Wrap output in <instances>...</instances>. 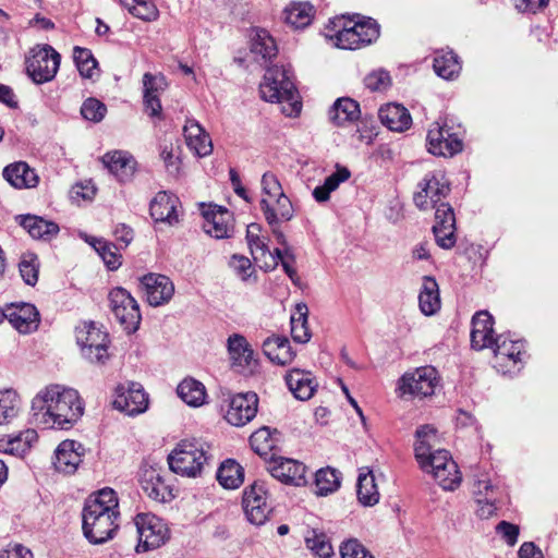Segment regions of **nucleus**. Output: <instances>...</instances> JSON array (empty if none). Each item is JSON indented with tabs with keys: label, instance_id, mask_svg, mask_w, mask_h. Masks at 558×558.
Instances as JSON below:
<instances>
[{
	"label": "nucleus",
	"instance_id": "680f3d73",
	"mask_svg": "<svg viewBox=\"0 0 558 558\" xmlns=\"http://www.w3.org/2000/svg\"><path fill=\"white\" fill-rule=\"evenodd\" d=\"M229 266L243 280H246L253 272L252 263L250 258L244 255L233 254L230 258Z\"/></svg>",
	"mask_w": 558,
	"mask_h": 558
},
{
	"label": "nucleus",
	"instance_id": "ea45409f",
	"mask_svg": "<svg viewBox=\"0 0 558 558\" xmlns=\"http://www.w3.org/2000/svg\"><path fill=\"white\" fill-rule=\"evenodd\" d=\"M524 344L521 340L507 339L504 335H499L495 339L494 353L496 356L507 357L514 363L521 361Z\"/></svg>",
	"mask_w": 558,
	"mask_h": 558
},
{
	"label": "nucleus",
	"instance_id": "aec40b11",
	"mask_svg": "<svg viewBox=\"0 0 558 558\" xmlns=\"http://www.w3.org/2000/svg\"><path fill=\"white\" fill-rule=\"evenodd\" d=\"M104 167L117 178L120 182L131 180L136 170V160L134 157L124 150H113L106 153L100 158Z\"/></svg>",
	"mask_w": 558,
	"mask_h": 558
},
{
	"label": "nucleus",
	"instance_id": "f03ea898",
	"mask_svg": "<svg viewBox=\"0 0 558 558\" xmlns=\"http://www.w3.org/2000/svg\"><path fill=\"white\" fill-rule=\"evenodd\" d=\"M211 447L198 438L183 439L168 456L170 470L182 476H201L213 461Z\"/></svg>",
	"mask_w": 558,
	"mask_h": 558
},
{
	"label": "nucleus",
	"instance_id": "49530a36",
	"mask_svg": "<svg viewBox=\"0 0 558 558\" xmlns=\"http://www.w3.org/2000/svg\"><path fill=\"white\" fill-rule=\"evenodd\" d=\"M106 113V105L97 98L89 97L82 104L81 114L87 121L98 123L104 120Z\"/></svg>",
	"mask_w": 558,
	"mask_h": 558
},
{
	"label": "nucleus",
	"instance_id": "58836bf2",
	"mask_svg": "<svg viewBox=\"0 0 558 558\" xmlns=\"http://www.w3.org/2000/svg\"><path fill=\"white\" fill-rule=\"evenodd\" d=\"M314 12V7L308 2L293 3L284 11V19L294 28H303L311 24Z\"/></svg>",
	"mask_w": 558,
	"mask_h": 558
},
{
	"label": "nucleus",
	"instance_id": "3c124183",
	"mask_svg": "<svg viewBox=\"0 0 558 558\" xmlns=\"http://www.w3.org/2000/svg\"><path fill=\"white\" fill-rule=\"evenodd\" d=\"M262 226L259 223H250L246 228V241L251 253L254 255L256 251H260L262 255L269 252L265 238H260Z\"/></svg>",
	"mask_w": 558,
	"mask_h": 558
},
{
	"label": "nucleus",
	"instance_id": "774afa93",
	"mask_svg": "<svg viewBox=\"0 0 558 558\" xmlns=\"http://www.w3.org/2000/svg\"><path fill=\"white\" fill-rule=\"evenodd\" d=\"M132 15L143 21H154L158 17V10L153 2L140 0Z\"/></svg>",
	"mask_w": 558,
	"mask_h": 558
},
{
	"label": "nucleus",
	"instance_id": "864d4df0",
	"mask_svg": "<svg viewBox=\"0 0 558 558\" xmlns=\"http://www.w3.org/2000/svg\"><path fill=\"white\" fill-rule=\"evenodd\" d=\"M341 558H374V556L356 538L343 542L340 546Z\"/></svg>",
	"mask_w": 558,
	"mask_h": 558
},
{
	"label": "nucleus",
	"instance_id": "a18cd8bd",
	"mask_svg": "<svg viewBox=\"0 0 558 558\" xmlns=\"http://www.w3.org/2000/svg\"><path fill=\"white\" fill-rule=\"evenodd\" d=\"M260 209L264 214V217H265L267 223L270 226L271 232H272L274 236L276 238L278 244H280L282 246H288L286 235L280 230V222H278V216L275 211L274 206L269 203L268 199L262 198Z\"/></svg>",
	"mask_w": 558,
	"mask_h": 558
},
{
	"label": "nucleus",
	"instance_id": "de8ad7c7",
	"mask_svg": "<svg viewBox=\"0 0 558 558\" xmlns=\"http://www.w3.org/2000/svg\"><path fill=\"white\" fill-rule=\"evenodd\" d=\"M434 478L446 490H453L461 482V474L456 462H450L444 471L435 473Z\"/></svg>",
	"mask_w": 558,
	"mask_h": 558
},
{
	"label": "nucleus",
	"instance_id": "a211bd4d",
	"mask_svg": "<svg viewBox=\"0 0 558 558\" xmlns=\"http://www.w3.org/2000/svg\"><path fill=\"white\" fill-rule=\"evenodd\" d=\"M272 477L278 481L294 486L306 484V466L296 460L279 457L274 459L269 468Z\"/></svg>",
	"mask_w": 558,
	"mask_h": 558
},
{
	"label": "nucleus",
	"instance_id": "a878e982",
	"mask_svg": "<svg viewBox=\"0 0 558 558\" xmlns=\"http://www.w3.org/2000/svg\"><path fill=\"white\" fill-rule=\"evenodd\" d=\"M286 384L299 400H308L315 392L316 383L310 372L293 368L284 377Z\"/></svg>",
	"mask_w": 558,
	"mask_h": 558
},
{
	"label": "nucleus",
	"instance_id": "37998d69",
	"mask_svg": "<svg viewBox=\"0 0 558 558\" xmlns=\"http://www.w3.org/2000/svg\"><path fill=\"white\" fill-rule=\"evenodd\" d=\"M19 398L13 390L0 391V425L8 423L19 412Z\"/></svg>",
	"mask_w": 558,
	"mask_h": 558
},
{
	"label": "nucleus",
	"instance_id": "c756f323",
	"mask_svg": "<svg viewBox=\"0 0 558 558\" xmlns=\"http://www.w3.org/2000/svg\"><path fill=\"white\" fill-rule=\"evenodd\" d=\"M418 306L426 316H432L440 310L439 287L432 276H424L418 294Z\"/></svg>",
	"mask_w": 558,
	"mask_h": 558
},
{
	"label": "nucleus",
	"instance_id": "338daca9",
	"mask_svg": "<svg viewBox=\"0 0 558 558\" xmlns=\"http://www.w3.org/2000/svg\"><path fill=\"white\" fill-rule=\"evenodd\" d=\"M496 532L502 536L509 546H514L520 533L519 526L508 521H500L496 525Z\"/></svg>",
	"mask_w": 558,
	"mask_h": 558
},
{
	"label": "nucleus",
	"instance_id": "5fc2aeb1",
	"mask_svg": "<svg viewBox=\"0 0 558 558\" xmlns=\"http://www.w3.org/2000/svg\"><path fill=\"white\" fill-rule=\"evenodd\" d=\"M250 444L256 453L259 456L266 454L267 449L272 447L269 428L263 427L253 433L250 437Z\"/></svg>",
	"mask_w": 558,
	"mask_h": 558
},
{
	"label": "nucleus",
	"instance_id": "a19ab883",
	"mask_svg": "<svg viewBox=\"0 0 558 558\" xmlns=\"http://www.w3.org/2000/svg\"><path fill=\"white\" fill-rule=\"evenodd\" d=\"M40 263L35 253L26 252L21 256L19 263V270L23 281L31 287H34L38 281Z\"/></svg>",
	"mask_w": 558,
	"mask_h": 558
},
{
	"label": "nucleus",
	"instance_id": "2eb2a0df",
	"mask_svg": "<svg viewBox=\"0 0 558 558\" xmlns=\"http://www.w3.org/2000/svg\"><path fill=\"white\" fill-rule=\"evenodd\" d=\"M3 320L8 319L21 333H31L39 326V312L31 303H10L2 307Z\"/></svg>",
	"mask_w": 558,
	"mask_h": 558
},
{
	"label": "nucleus",
	"instance_id": "bb28decb",
	"mask_svg": "<svg viewBox=\"0 0 558 558\" xmlns=\"http://www.w3.org/2000/svg\"><path fill=\"white\" fill-rule=\"evenodd\" d=\"M3 178L16 189H32L38 184L39 178L26 162L19 161L3 169Z\"/></svg>",
	"mask_w": 558,
	"mask_h": 558
},
{
	"label": "nucleus",
	"instance_id": "1a4fd4ad",
	"mask_svg": "<svg viewBox=\"0 0 558 558\" xmlns=\"http://www.w3.org/2000/svg\"><path fill=\"white\" fill-rule=\"evenodd\" d=\"M138 534L137 553H145L159 548L169 538L167 524L153 513H138L134 518Z\"/></svg>",
	"mask_w": 558,
	"mask_h": 558
},
{
	"label": "nucleus",
	"instance_id": "69168bd1",
	"mask_svg": "<svg viewBox=\"0 0 558 558\" xmlns=\"http://www.w3.org/2000/svg\"><path fill=\"white\" fill-rule=\"evenodd\" d=\"M494 318L487 311L477 312L472 318V329L492 335L494 333Z\"/></svg>",
	"mask_w": 558,
	"mask_h": 558
},
{
	"label": "nucleus",
	"instance_id": "f3484780",
	"mask_svg": "<svg viewBox=\"0 0 558 558\" xmlns=\"http://www.w3.org/2000/svg\"><path fill=\"white\" fill-rule=\"evenodd\" d=\"M141 291L151 306H160L172 298L174 286L165 275L147 274L140 279Z\"/></svg>",
	"mask_w": 558,
	"mask_h": 558
},
{
	"label": "nucleus",
	"instance_id": "7ed1b4c3",
	"mask_svg": "<svg viewBox=\"0 0 558 558\" xmlns=\"http://www.w3.org/2000/svg\"><path fill=\"white\" fill-rule=\"evenodd\" d=\"M260 97L269 102H289L291 110L288 116L298 114L302 104L298 100L299 93L291 78L290 71L283 66H270L264 74L259 85Z\"/></svg>",
	"mask_w": 558,
	"mask_h": 558
},
{
	"label": "nucleus",
	"instance_id": "412c9836",
	"mask_svg": "<svg viewBox=\"0 0 558 558\" xmlns=\"http://www.w3.org/2000/svg\"><path fill=\"white\" fill-rule=\"evenodd\" d=\"M204 231L216 239H227L231 236L232 226L229 223L231 219L230 213L221 206H209L203 211Z\"/></svg>",
	"mask_w": 558,
	"mask_h": 558
},
{
	"label": "nucleus",
	"instance_id": "603ef678",
	"mask_svg": "<svg viewBox=\"0 0 558 558\" xmlns=\"http://www.w3.org/2000/svg\"><path fill=\"white\" fill-rule=\"evenodd\" d=\"M450 462H454L447 450H435L429 460L423 464L422 470L427 473H432L435 476V473L438 471H444Z\"/></svg>",
	"mask_w": 558,
	"mask_h": 558
},
{
	"label": "nucleus",
	"instance_id": "72a5a7b5",
	"mask_svg": "<svg viewBox=\"0 0 558 558\" xmlns=\"http://www.w3.org/2000/svg\"><path fill=\"white\" fill-rule=\"evenodd\" d=\"M433 68L438 76L452 80L460 73L461 63L453 51H440L434 58Z\"/></svg>",
	"mask_w": 558,
	"mask_h": 558
},
{
	"label": "nucleus",
	"instance_id": "423d86ee",
	"mask_svg": "<svg viewBox=\"0 0 558 558\" xmlns=\"http://www.w3.org/2000/svg\"><path fill=\"white\" fill-rule=\"evenodd\" d=\"M110 310L125 332L134 333L140 328L142 315L137 301L122 288H113L108 295Z\"/></svg>",
	"mask_w": 558,
	"mask_h": 558
},
{
	"label": "nucleus",
	"instance_id": "c03bdc74",
	"mask_svg": "<svg viewBox=\"0 0 558 558\" xmlns=\"http://www.w3.org/2000/svg\"><path fill=\"white\" fill-rule=\"evenodd\" d=\"M93 246L110 270H116L121 266V255L116 252L117 247L112 243L95 240Z\"/></svg>",
	"mask_w": 558,
	"mask_h": 558
},
{
	"label": "nucleus",
	"instance_id": "4be33fe9",
	"mask_svg": "<svg viewBox=\"0 0 558 558\" xmlns=\"http://www.w3.org/2000/svg\"><path fill=\"white\" fill-rule=\"evenodd\" d=\"M143 492L157 502H169L174 498L172 488L168 485L159 471L154 468L146 469L141 477Z\"/></svg>",
	"mask_w": 558,
	"mask_h": 558
},
{
	"label": "nucleus",
	"instance_id": "c9c22d12",
	"mask_svg": "<svg viewBox=\"0 0 558 558\" xmlns=\"http://www.w3.org/2000/svg\"><path fill=\"white\" fill-rule=\"evenodd\" d=\"M307 314L308 308L306 304H296L295 313L292 314L290 319L291 336L295 342L306 343L311 339V332L307 326Z\"/></svg>",
	"mask_w": 558,
	"mask_h": 558
},
{
	"label": "nucleus",
	"instance_id": "0eeeda50",
	"mask_svg": "<svg viewBox=\"0 0 558 558\" xmlns=\"http://www.w3.org/2000/svg\"><path fill=\"white\" fill-rule=\"evenodd\" d=\"M438 384V371L425 365L404 373L398 381V390L401 397L423 399L433 396Z\"/></svg>",
	"mask_w": 558,
	"mask_h": 558
},
{
	"label": "nucleus",
	"instance_id": "20e7f679",
	"mask_svg": "<svg viewBox=\"0 0 558 558\" xmlns=\"http://www.w3.org/2000/svg\"><path fill=\"white\" fill-rule=\"evenodd\" d=\"M51 428L69 429L83 414V404L76 390L59 385L49 387Z\"/></svg>",
	"mask_w": 558,
	"mask_h": 558
},
{
	"label": "nucleus",
	"instance_id": "5701e85b",
	"mask_svg": "<svg viewBox=\"0 0 558 558\" xmlns=\"http://www.w3.org/2000/svg\"><path fill=\"white\" fill-rule=\"evenodd\" d=\"M179 198L167 191H160L149 204V214L156 222H167L170 226L179 221L177 206Z\"/></svg>",
	"mask_w": 558,
	"mask_h": 558
},
{
	"label": "nucleus",
	"instance_id": "79ce46f5",
	"mask_svg": "<svg viewBox=\"0 0 558 558\" xmlns=\"http://www.w3.org/2000/svg\"><path fill=\"white\" fill-rule=\"evenodd\" d=\"M73 59L75 65L84 78H93L95 69L98 65L97 60L94 58L92 51L87 48L74 47Z\"/></svg>",
	"mask_w": 558,
	"mask_h": 558
},
{
	"label": "nucleus",
	"instance_id": "13d9d810",
	"mask_svg": "<svg viewBox=\"0 0 558 558\" xmlns=\"http://www.w3.org/2000/svg\"><path fill=\"white\" fill-rule=\"evenodd\" d=\"M354 28L357 31L359 36L361 37V41L364 45L371 44L373 40L377 39L379 36V26L378 24L368 19L364 22H357L354 24Z\"/></svg>",
	"mask_w": 558,
	"mask_h": 558
},
{
	"label": "nucleus",
	"instance_id": "4d7b16f0",
	"mask_svg": "<svg viewBox=\"0 0 558 558\" xmlns=\"http://www.w3.org/2000/svg\"><path fill=\"white\" fill-rule=\"evenodd\" d=\"M364 84L372 92H381L390 85V75L384 70L374 71L365 76Z\"/></svg>",
	"mask_w": 558,
	"mask_h": 558
},
{
	"label": "nucleus",
	"instance_id": "7c9ffc66",
	"mask_svg": "<svg viewBox=\"0 0 558 558\" xmlns=\"http://www.w3.org/2000/svg\"><path fill=\"white\" fill-rule=\"evenodd\" d=\"M360 105L357 101L342 97L335 101L329 110L330 121L337 125L342 126L347 122H355L360 118Z\"/></svg>",
	"mask_w": 558,
	"mask_h": 558
},
{
	"label": "nucleus",
	"instance_id": "39448f33",
	"mask_svg": "<svg viewBox=\"0 0 558 558\" xmlns=\"http://www.w3.org/2000/svg\"><path fill=\"white\" fill-rule=\"evenodd\" d=\"M61 56L51 46H36L25 60L27 76L37 85L52 81L60 66Z\"/></svg>",
	"mask_w": 558,
	"mask_h": 558
},
{
	"label": "nucleus",
	"instance_id": "473e14b6",
	"mask_svg": "<svg viewBox=\"0 0 558 558\" xmlns=\"http://www.w3.org/2000/svg\"><path fill=\"white\" fill-rule=\"evenodd\" d=\"M219 484L227 489H235L244 482V469L233 459L223 461L216 472Z\"/></svg>",
	"mask_w": 558,
	"mask_h": 558
},
{
	"label": "nucleus",
	"instance_id": "09e8293b",
	"mask_svg": "<svg viewBox=\"0 0 558 558\" xmlns=\"http://www.w3.org/2000/svg\"><path fill=\"white\" fill-rule=\"evenodd\" d=\"M306 546L319 558H329L333 553L327 536L315 531H313V536L306 537Z\"/></svg>",
	"mask_w": 558,
	"mask_h": 558
},
{
	"label": "nucleus",
	"instance_id": "cd10ccee",
	"mask_svg": "<svg viewBox=\"0 0 558 558\" xmlns=\"http://www.w3.org/2000/svg\"><path fill=\"white\" fill-rule=\"evenodd\" d=\"M264 354L274 363L287 365L295 356V352L287 337L272 336L263 342Z\"/></svg>",
	"mask_w": 558,
	"mask_h": 558
},
{
	"label": "nucleus",
	"instance_id": "9d476101",
	"mask_svg": "<svg viewBox=\"0 0 558 558\" xmlns=\"http://www.w3.org/2000/svg\"><path fill=\"white\" fill-rule=\"evenodd\" d=\"M227 348L232 368L245 376H254L259 373V360L246 338L240 333L229 336Z\"/></svg>",
	"mask_w": 558,
	"mask_h": 558
},
{
	"label": "nucleus",
	"instance_id": "f257e3e1",
	"mask_svg": "<svg viewBox=\"0 0 558 558\" xmlns=\"http://www.w3.org/2000/svg\"><path fill=\"white\" fill-rule=\"evenodd\" d=\"M119 501L116 492L106 487L90 495L82 511V530L86 539L95 545L112 539L119 529Z\"/></svg>",
	"mask_w": 558,
	"mask_h": 558
},
{
	"label": "nucleus",
	"instance_id": "4c0bfd02",
	"mask_svg": "<svg viewBox=\"0 0 558 558\" xmlns=\"http://www.w3.org/2000/svg\"><path fill=\"white\" fill-rule=\"evenodd\" d=\"M341 485V473L330 466L318 470L315 474L316 494L327 496L335 493Z\"/></svg>",
	"mask_w": 558,
	"mask_h": 558
},
{
	"label": "nucleus",
	"instance_id": "ddd939ff",
	"mask_svg": "<svg viewBox=\"0 0 558 558\" xmlns=\"http://www.w3.org/2000/svg\"><path fill=\"white\" fill-rule=\"evenodd\" d=\"M420 191L414 194L413 201L416 207L422 210L442 203L451 191L449 182L441 173H428L418 183Z\"/></svg>",
	"mask_w": 558,
	"mask_h": 558
},
{
	"label": "nucleus",
	"instance_id": "f8f14e48",
	"mask_svg": "<svg viewBox=\"0 0 558 558\" xmlns=\"http://www.w3.org/2000/svg\"><path fill=\"white\" fill-rule=\"evenodd\" d=\"M268 494L264 482L255 481L243 492L242 507L247 520L262 525L268 519L271 507L267 504Z\"/></svg>",
	"mask_w": 558,
	"mask_h": 558
},
{
	"label": "nucleus",
	"instance_id": "bf43d9fd",
	"mask_svg": "<svg viewBox=\"0 0 558 558\" xmlns=\"http://www.w3.org/2000/svg\"><path fill=\"white\" fill-rule=\"evenodd\" d=\"M433 233L437 245L441 248L450 250L456 245V227L447 229L444 226H433Z\"/></svg>",
	"mask_w": 558,
	"mask_h": 558
},
{
	"label": "nucleus",
	"instance_id": "052dcab7",
	"mask_svg": "<svg viewBox=\"0 0 558 558\" xmlns=\"http://www.w3.org/2000/svg\"><path fill=\"white\" fill-rule=\"evenodd\" d=\"M166 81L163 75H154L145 73L143 76L144 97L157 96L159 90H163Z\"/></svg>",
	"mask_w": 558,
	"mask_h": 558
},
{
	"label": "nucleus",
	"instance_id": "6e6552de",
	"mask_svg": "<svg viewBox=\"0 0 558 558\" xmlns=\"http://www.w3.org/2000/svg\"><path fill=\"white\" fill-rule=\"evenodd\" d=\"M76 342L83 356L92 363L104 364L109 357V336L98 328L95 323H84L75 329Z\"/></svg>",
	"mask_w": 558,
	"mask_h": 558
},
{
	"label": "nucleus",
	"instance_id": "e2e57ef3",
	"mask_svg": "<svg viewBox=\"0 0 558 558\" xmlns=\"http://www.w3.org/2000/svg\"><path fill=\"white\" fill-rule=\"evenodd\" d=\"M262 190L269 198H275L283 194L282 186L278 178L272 172H265L262 177Z\"/></svg>",
	"mask_w": 558,
	"mask_h": 558
},
{
	"label": "nucleus",
	"instance_id": "0e129e2a",
	"mask_svg": "<svg viewBox=\"0 0 558 558\" xmlns=\"http://www.w3.org/2000/svg\"><path fill=\"white\" fill-rule=\"evenodd\" d=\"M276 201L275 211L278 216V222L289 221L293 218L294 210L289 197L283 193L274 198Z\"/></svg>",
	"mask_w": 558,
	"mask_h": 558
},
{
	"label": "nucleus",
	"instance_id": "4468645a",
	"mask_svg": "<svg viewBox=\"0 0 558 558\" xmlns=\"http://www.w3.org/2000/svg\"><path fill=\"white\" fill-rule=\"evenodd\" d=\"M426 142L428 151L435 156L452 157L463 149V142L459 134L451 132L446 123L437 122L429 129Z\"/></svg>",
	"mask_w": 558,
	"mask_h": 558
},
{
	"label": "nucleus",
	"instance_id": "c85d7f7f",
	"mask_svg": "<svg viewBox=\"0 0 558 558\" xmlns=\"http://www.w3.org/2000/svg\"><path fill=\"white\" fill-rule=\"evenodd\" d=\"M357 500L366 507L375 506L379 501V492L372 470L361 468L356 484Z\"/></svg>",
	"mask_w": 558,
	"mask_h": 558
},
{
	"label": "nucleus",
	"instance_id": "6ab92c4d",
	"mask_svg": "<svg viewBox=\"0 0 558 558\" xmlns=\"http://www.w3.org/2000/svg\"><path fill=\"white\" fill-rule=\"evenodd\" d=\"M84 447L75 440L62 441L54 451L53 465L56 471L63 474H73L82 462Z\"/></svg>",
	"mask_w": 558,
	"mask_h": 558
},
{
	"label": "nucleus",
	"instance_id": "f704fd0d",
	"mask_svg": "<svg viewBox=\"0 0 558 558\" xmlns=\"http://www.w3.org/2000/svg\"><path fill=\"white\" fill-rule=\"evenodd\" d=\"M50 404V395L49 387L44 391L38 393L32 401L31 412H32V421L33 423L41 428H51V418L50 412L48 409Z\"/></svg>",
	"mask_w": 558,
	"mask_h": 558
},
{
	"label": "nucleus",
	"instance_id": "9b49d317",
	"mask_svg": "<svg viewBox=\"0 0 558 558\" xmlns=\"http://www.w3.org/2000/svg\"><path fill=\"white\" fill-rule=\"evenodd\" d=\"M113 408L129 416H136L147 411L149 398L140 383L128 381L116 388Z\"/></svg>",
	"mask_w": 558,
	"mask_h": 558
},
{
	"label": "nucleus",
	"instance_id": "e433bc0d",
	"mask_svg": "<svg viewBox=\"0 0 558 558\" xmlns=\"http://www.w3.org/2000/svg\"><path fill=\"white\" fill-rule=\"evenodd\" d=\"M177 392L186 404L192 407L202 405L206 397L204 385L193 378L181 381L177 388Z\"/></svg>",
	"mask_w": 558,
	"mask_h": 558
},
{
	"label": "nucleus",
	"instance_id": "6e6d98bb",
	"mask_svg": "<svg viewBox=\"0 0 558 558\" xmlns=\"http://www.w3.org/2000/svg\"><path fill=\"white\" fill-rule=\"evenodd\" d=\"M435 209V225L439 227L453 228L456 227V217L453 208L449 203H439L433 207Z\"/></svg>",
	"mask_w": 558,
	"mask_h": 558
},
{
	"label": "nucleus",
	"instance_id": "dca6fc26",
	"mask_svg": "<svg viewBox=\"0 0 558 558\" xmlns=\"http://www.w3.org/2000/svg\"><path fill=\"white\" fill-rule=\"evenodd\" d=\"M257 407L258 397L255 392L238 393L231 397L225 417L233 426H244L255 417Z\"/></svg>",
	"mask_w": 558,
	"mask_h": 558
},
{
	"label": "nucleus",
	"instance_id": "b1692460",
	"mask_svg": "<svg viewBox=\"0 0 558 558\" xmlns=\"http://www.w3.org/2000/svg\"><path fill=\"white\" fill-rule=\"evenodd\" d=\"M23 229H25L33 239L49 241L59 233V226L36 215H19L15 217Z\"/></svg>",
	"mask_w": 558,
	"mask_h": 558
},
{
	"label": "nucleus",
	"instance_id": "8fccbe9b",
	"mask_svg": "<svg viewBox=\"0 0 558 558\" xmlns=\"http://www.w3.org/2000/svg\"><path fill=\"white\" fill-rule=\"evenodd\" d=\"M357 31L352 27H343L336 34V45L341 49L354 50L363 46Z\"/></svg>",
	"mask_w": 558,
	"mask_h": 558
},
{
	"label": "nucleus",
	"instance_id": "2f4dec72",
	"mask_svg": "<svg viewBox=\"0 0 558 558\" xmlns=\"http://www.w3.org/2000/svg\"><path fill=\"white\" fill-rule=\"evenodd\" d=\"M251 51L260 57L265 62L270 61L278 53L276 40L265 28L253 29L251 39Z\"/></svg>",
	"mask_w": 558,
	"mask_h": 558
},
{
	"label": "nucleus",
	"instance_id": "393cba45",
	"mask_svg": "<svg viewBox=\"0 0 558 558\" xmlns=\"http://www.w3.org/2000/svg\"><path fill=\"white\" fill-rule=\"evenodd\" d=\"M380 122L393 132H403L412 124L409 110L400 104H387L378 111Z\"/></svg>",
	"mask_w": 558,
	"mask_h": 558
}]
</instances>
